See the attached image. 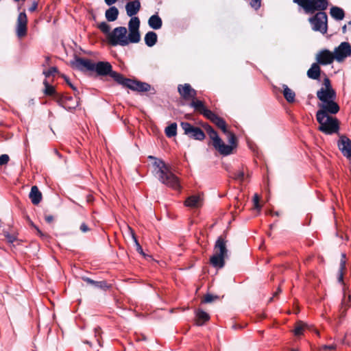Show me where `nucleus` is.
<instances>
[{
	"label": "nucleus",
	"mask_w": 351,
	"mask_h": 351,
	"mask_svg": "<svg viewBox=\"0 0 351 351\" xmlns=\"http://www.w3.org/2000/svg\"><path fill=\"white\" fill-rule=\"evenodd\" d=\"M93 71H95L98 75H109L119 84L123 88H128L133 91L138 93L149 92L150 95H155L156 90L147 82H143L137 80H132L125 77L121 73L112 70L111 64L108 62L99 61L94 63Z\"/></svg>",
	"instance_id": "1"
},
{
	"label": "nucleus",
	"mask_w": 351,
	"mask_h": 351,
	"mask_svg": "<svg viewBox=\"0 0 351 351\" xmlns=\"http://www.w3.org/2000/svg\"><path fill=\"white\" fill-rule=\"evenodd\" d=\"M191 106L195 112L203 115L220 129L223 133L227 136L228 141L230 144H233L234 143V141H237L236 135L232 132L228 130L226 121L212 110L208 109L204 101L193 102Z\"/></svg>",
	"instance_id": "2"
},
{
	"label": "nucleus",
	"mask_w": 351,
	"mask_h": 351,
	"mask_svg": "<svg viewBox=\"0 0 351 351\" xmlns=\"http://www.w3.org/2000/svg\"><path fill=\"white\" fill-rule=\"evenodd\" d=\"M346 270V261L341 260L338 271L337 281L342 285L343 298L339 310V322H343L346 316L348 309L351 306V289L344 282V272Z\"/></svg>",
	"instance_id": "3"
},
{
	"label": "nucleus",
	"mask_w": 351,
	"mask_h": 351,
	"mask_svg": "<svg viewBox=\"0 0 351 351\" xmlns=\"http://www.w3.org/2000/svg\"><path fill=\"white\" fill-rule=\"evenodd\" d=\"M154 166L158 169L156 174L160 182L174 190L180 189L178 178L171 172L170 167L162 160L156 159L154 162Z\"/></svg>",
	"instance_id": "4"
},
{
	"label": "nucleus",
	"mask_w": 351,
	"mask_h": 351,
	"mask_svg": "<svg viewBox=\"0 0 351 351\" xmlns=\"http://www.w3.org/2000/svg\"><path fill=\"white\" fill-rule=\"evenodd\" d=\"M316 119L319 123L318 130L322 133L331 135L336 134L339 130V121L332 117L327 110H317Z\"/></svg>",
	"instance_id": "5"
},
{
	"label": "nucleus",
	"mask_w": 351,
	"mask_h": 351,
	"mask_svg": "<svg viewBox=\"0 0 351 351\" xmlns=\"http://www.w3.org/2000/svg\"><path fill=\"white\" fill-rule=\"evenodd\" d=\"M317 97L322 101L318 104V110H327L331 114H336L339 111L340 107L335 101L337 93L335 89H324L322 87L317 92Z\"/></svg>",
	"instance_id": "6"
},
{
	"label": "nucleus",
	"mask_w": 351,
	"mask_h": 351,
	"mask_svg": "<svg viewBox=\"0 0 351 351\" xmlns=\"http://www.w3.org/2000/svg\"><path fill=\"white\" fill-rule=\"evenodd\" d=\"M210 138L213 141V147L223 156H228L232 153L234 149L237 147L238 141H234L233 144L226 145L219 136L216 130L212 128L208 132Z\"/></svg>",
	"instance_id": "7"
},
{
	"label": "nucleus",
	"mask_w": 351,
	"mask_h": 351,
	"mask_svg": "<svg viewBox=\"0 0 351 351\" xmlns=\"http://www.w3.org/2000/svg\"><path fill=\"white\" fill-rule=\"evenodd\" d=\"M128 31L125 27H118L114 28L108 36L109 43L112 46L119 45L126 46L130 43L128 36H126Z\"/></svg>",
	"instance_id": "8"
},
{
	"label": "nucleus",
	"mask_w": 351,
	"mask_h": 351,
	"mask_svg": "<svg viewBox=\"0 0 351 351\" xmlns=\"http://www.w3.org/2000/svg\"><path fill=\"white\" fill-rule=\"evenodd\" d=\"M313 30L324 34L328 30V16L324 12H318L308 19Z\"/></svg>",
	"instance_id": "9"
},
{
	"label": "nucleus",
	"mask_w": 351,
	"mask_h": 351,
	"mask_svg": "<svg viewBox=\"0 0 351 351\" xmlns=\"http://www.w3.org/2000/svg\"><path fill=\"white\" fill-rule=\"evenodd\" d=\"M302 7L306 13L313 14L315 11L323 12L328 5L327 0H299Z\"/></svg>",
	"instance_id": "10"
},
{
	"label": "nucleus",
	"mask_w": 351,
	"mask_h": 351,
	"mask_svg": "<svg viewBox=\"0 0 351 351\" xmlns=\"http://www.w3.org/2000/svg\"><path fill=\"white\" fill-rule=\"evenodd\" d=\"M178 92L180 97L187 101H190L189 106L192 108L191 104L195 101H202L197 99V90L192 88L191 84L185 83L178 86Z\"/></svg>",
	"instance_id": "11"
},
{
	"label": "nucleus",
	"mask_w": 351,
	"mask_h": 351,
	"mask_svg": "<svg viewBox=\"0 0 351 351\" xmlns=\"http://www.w3.org/2000/svg\"><path fill=\"white\" fill-rule=\"evenodd\" d=\"M180 125L184 130V134L187 135L190 138L203 141L206 137L204 131L201 128L194 126L188 122H181Z\"/></svg>",
	"instance_id": "12"
},
{
	"label": "nucleus",
	"mask_w": 351,
	"mask_h": 351,
	"mask_svg": "<svg viewBox=\"0 0 351 351\" xmlns=\"http://www.w3.org/2000/svg\"><path fill=\"white\" fill-rule=\"evenodd\" d=\"M140 23V19L137 16L132 17L128 23V38L131 43H137L141 40Z\"/></svg>",
	"instance_id": "13"
},
{
	"label": "nucleus",
	"mask_w": 351,
	"mask_h": 351,
	"mask_svg": "<svg viewBox=\"0 0 351 351\" xmlns=\"http://www.w3.org/2000/svg\"><path fill=\"white\" fill-rule=\"evenodd\" d=\"M56 103L60 106L69 111L75 110L79 105V101L77 98H74L72 96L64 93H62L61 96L57 97Z\"/></svg>",
	"instance_id": "14"
},
{
	"label": "nucleus",
	"mask_w": 351,
	"mask_h": 351,
	"mask_svg": "<svg viewBox=\"0 0 351 351\" xmlns=\"http://www.w3.org/2000/svg\"><path fill=\"white\" fill-rule=\"evenodd\" d=\"M70 64L73 69L83 72L93 71L94 62L89 59L75 56L74 60L71 61Z\"/></svg>",
	"instance_id": "15"
},
{
	"label": "nucleus",
	"mask_w": 351,
	"mask_h": 351,
	"mask_svg": "<svg viewBox=\"0 0 351 351\" xmlns=\"http://www.w3.org/2000/svg\"><path fill=\"white\" fill-rule=\"evenodd\" d=\"M333 55L337 62L343 61L347 57L351 56V45L348 42H342L335 49Z\"/></svg>",
	"instance_id": "16"
},
{
	"label": "nucleus",
	"mask_w": 351,
	"mask_h": 351,
	"mask_svg": "<svg viewBox=\"0 0 351 351\" xmlns=\"http://www.w3.org/2000/svg\"><path fill=\"white\" fill-rule=\"evenodd\" d=\"M16 34L19 38L27 34V17L25 12H20L16 21Z\"/></svg>",
	"instance_id": "17"
},
{
	"label": "nucleus",
	"mask_w": 351,
	"mask_h": 351,
	"mask_svg": "<svg viewBox=\"0 0 351 351\" xmlns=\"http://www.w3.org/2000/svg\"><path fill=\"white\" fill-rule=\"evenodd\" d=\"M342 154L348 159L351 158V140L346 136H341L337 143Z\"/></svg>",
	"instance_id": "18"
},
{
	"label": "nucleus",
	"mask_w": 351,
	"mask_h": 351,
	"mask_svg": "<svg viewBox=\"0 0 351 351\" xmlns=\"http://www.w3.org/2000/svg\"><path fill=\"white\" fill-rule=\"evenodd\" d=\"M335 59L333 53L328 49L321 50L316 56V60L319 64L328 65L333 62Z\"/></svg>",
	"instance_id": "19"
},
{
	"label": "nucleus",
	"mask_w": 351,
	"mask_h": 351,
	"mask_svg": "<svg viewBox=\"0 0 351 351\" xmlns=\"http://www.w3.org/2000/svg\"><path fill=\"white\" fill-rule=\"evenodd\" d=\"M227 233L226 232H223V234L219 236L215 244V253L227 256H228V250L226 248V243L228 241L226 240Z\"/></svg>",
	"instance_id": "20"
},
{
	"label": "nucleus",
	"mask_w": 351,
	"mask_h": 351,
	"mask_svg": "<svg viewBox=\"0 0 351 351\" xmlns=\"http://www.w3.org/2000/svg\"><path fill=\"white\" fill-rule=\"evenodd\" d=\"M140 9L141 3L138 0L129 1L125 5L127 14L131 17L136 15L139 12Z\"/></svg>",
	"instance_id": "21"
},
{
	"label": "nucleus",
	"mask_w": 351,
	"mask_h": 351,
	"mask_svg": "<svg viewBox=\"0 0 351 351\" xmlns=\"http://www.w3.org/2000/svg\"><path fill=\"white\" fill-rule=\"evenodd\" d=\"M43 84L45 86V89L43 90L45 95L51 97L53 99L57 102V97L61 96L62 93L57 92L55 87L50 85L46 80H44Z\"/></svg>",
	"instance_id": "22"
},
{
	"label": "nucleus",
	"mask_w": 351,
	"mask_h": 351,
	"mask_svg": "<svg viewBox=\"0 0 351 351\" xmlns=\"http://www.w3.org/2000/svg\"><path fill=\"white\" fill-rule=\"evenodd\" d=\"M227 257V256H224L216 252L213 254L210 258V264L217 268H222L225 265L224 259Z\"/></svg>",
	"instance_id": "23"
},
{
	"label": "nucleus",
	"mask_w": 351,
	"mask_h": 351,
	"mask_svg": "<svg viewBox=\"0 0 351 351\" xmlns=\"http://www.w3.org/2000/svg\"><path fill=\"white\" fill-rule=\"evenodd\" d=\"M83 280L84 282H86L88 284H90L91 285H93L95 287L101 289L102 290H107L110 288V285H109L106 281L102 280V281H95L94 280H92L91 278L88 277H83Z\"/></svg>",
	"instance_id": "24"
},
{
	"label": "nucleus",
	"mask_w": 351,
	"mask_h": 351,
	"mask_svg": "<svg viewBox=\"0 0 351 351\" xmlns=\"http://www.w3.org/2000/svg\"><path fill=\"white\" fill-rule=\"evenodd\" d=\"M321 74V69L317 62L313 63L307 71V76L312 80H319Z\"/></svg>",
	"instance_id": "25"
},
{
	"label": "nucleus",
	"mask_w": 351,
	"mask_h": 351,
	"mask_svg": "<svg viewBox=\"0 0 351 351\" xmlns=\"http://www.w3.org/2000/svg\"><path fill=\"white\" fill-rule=\"evenodd\" d=\"M29 197L34 205L38 204L42 200V193L36 186L32 187Z\"/></svg>",
	"instance_id": "26"
},
{
	"label": "nucleus",
	"mask_w": 351,
	"mask_h": 351,
	"mask_svg": "<svg viewBox=\"0 0 351 351\" xmlns=\"http://www.w3.org/2000/svg\"><path fill=\"white\" fill-rule=\"evenodd\" d=\"M210 319L209 315L202 310H197L195 316V324L197 326H202L205 322H208Z\"/></svg>",
	"instance_id": "27"
},
{
	"label": "nucleus",
	"mask_w": 351,
	"mask_h": 351,
	"mask_svg": "<svg viewBox=\"0 0 351 351\" xmlns=\"http://www.w3.org/2000/svg\"><path fill=\"white\" fill-rule=\"evenodd\" d=\"M184 205L190 208H198L201 206V198L199 195H191L187 197Z\"/></svg>",
	"instance_id": "28"
},
{
	"label": "nucleus",
	"mask_w": 351,
	"mask_h": 351,
	"mask_svg": "<svg viewBox=\"0 0 351 351\" xmlns=\"http://www.w3.org/2000/svg\"><path fill=\"white\" fill-rule=\"evenodd\" d=\"M282 94L287 101L289 103H293L295 99V92L291 88H289L288 86L286 84L282 85Z\"/></svg>",
	"instance_id": "29"
},
{
	"label": "nucleus",
	"mask_w": 351,
	"mask_h": 351,
	"mask_svg": "<svg viewBox=\"0 0 351 351\" xmlns=\"http://www.w3.org/2000/svg\"><path fill=\"white\" fill-rule=\"evenodd\" d=\"M148 24L150 27L154 29H159L162 25V21L160 17L156 14L152 15L148 21Z\"/></svg>",
	"instance_id": "30"
},
{
	"label": "nucleus",
	"mask_w": 351,
	"mask_h": 351,
	"mask_svg": "<svg viewBox=\"0 0 351 351\" xmlns=\"http://www.w3.org/2000/svg\"><path fill=\"white\" fill-rule=\"evenodd\" d=\"M330 14L332 18L337 21L343 20L345 17L343 10L337 6H333L330 8Z\"/></svg>",
	"instance_id": "31"
},
{
	"label": "nucleus",
	"mask_w": 351,
	"mask_h": 351,
	"mask_svg": "<svg viewBox=\"0 0 351 351\" xmlns=\"http://www.w3.org/2000/svg\"><path fill=\"white\" fill-rule=\"evenodd\" d=\"M158 36L156 32L149 31L145 36V43L148 47H153L157 43Z\"/></svg>",
	"instance_id": "32"
},
{
	"label": "nucleus",
	"mask_w": 351,
	"mask_h": 351,
	"mask_svg": "<svg viewBox=\"0 0 351 351\" xmlns=\"http://www.w3.org/2000/svg\"><path fill=\"white\" fill-rule=\"evenodd\" d=\"M105 15L108 21H114L118 18L119 10L115 6H112L106 11Z\"/></svg>",
	"instance_id": "33"
},
{
	"label": "nucleus",
	"mask_w": 351,
	"mask_h": 351,
	"mask_svg": "<svg viewBox=\"0 0 351 351\" xmlns=\"http://www.w3.org/2000/svg\"><path fill=\"white\" fill-rule=\"evenodd\" d=\"M177 134V124L172 123L165 128V134L167 137L171 138Z\"/></svg>",
	"instance_id": "34"
},
{
	"label": "nucleus",
	"mask_w": 351,
	"mask_h": 351,
	"mask_svg": "<svg viewBox=\"0 0 351 351\" xmlns=\"http://www.w3.org/2000/svg\"><path fill=\"white\" fill-rule=\"evenodd\" d=\"M219 297L218 295H213L210 293H207L204 296V298L202 300V302L211 303V302L215 301L216 300H219Z\"/></svg>",
	"instance_id": "35"
},
{
	"label": "nucleus",
	"mask_w": 351,
	"mask_h": 351,
	"mask_svg": "<svg viewBox=\"0 0 351 351\" xmlns=\"http://www.w3.org/2000/svg\"><path fill=\"white\" fill-rule=\"evenodd\" d=\"M231 177L238 181L242 182L244 179V172L242 170H238L232 173Z\"/></svg>",
	"instance_id": "36"
},
{
	"label": "nucleus",
	"mask_w": 351,
	"mask_h": 351,
	"mask_svg": "<svg viewBox=\"0 0 351 351\" xmlns=\"http://www.w3.org/2000/svg\"><path fill=\"white\" fill-rule=\"evenodd\" d=\"M131 234H132V239H134V243H135V245H136V251H137L139 254H142V255L145 256V254H144V252H143V248H142L141 245H140V243H138V240H137V238H136V235H135V233H134V231H133V230H131Z\"/></svg>",
	"instance_id": "37"
},
{
	"label": "nucleus",
	"mask_w": 351,
	"mask_h": 351,
	"mask_svg": "<svg viewBox=\"0 0 351 351\" xmlns=\"http://www.w3.org/2000/svg\"><path fill=\"white\" fill-rule=\"evenodd\" d=\"M99 29L104 33V34H108V36L109 35V34L110 33V25L106 23V22H101L99 26H98Z\"/></svg>",
	"instance_id": "38"
},
{
	"label": "nucleus",
	"mask_w": 351,
	"mask_h": 351,
	"mask_svg": "<svg viewBox=\"0 0 351 351\" xmlns=\"http://www.w3.org/2000/svg\"><path fill=\"white\" fill-rule=\"evenodd\" d=\"M58 72V68L56 66H52L47 71H43V73L46 77H49L51 75H54V74L57 73Z\"/></svg>",
	"instance_id": "39"
},
{
	"label": "nucleus",
	"mask_w": 351,
	"mask_h": 351,
	"mask_svg": "<svg viewBox=\"0 0 351 351\" xmlns=\"http://www.w3.org/2000/svg\"><path fill=\"white\" fill-rule=\"evenodd\" d=\"M134 337L137 341H145L147 339L146 336L141 332L140 331H136L134 332Z\"/></svg>",
	"instance_id": "40"
},
{
	"label": "nucleus",
	"mask_w": 351,
	"mask_h": 351,
	"mask_svg": "<svg viewBox=\"0 0 351 351\" xmlns=\"http://www.w3.org/2000/svg\"><path fill=\"white\" fill-rule=\"evenodd\" d=\"M3 234L7 241L10 243H12L16 240V237L14 234H10L8 232H4Z\"/></svg>",
	"instance_id": "41"
},
{
	"label": "nucleus",
	"mask_w": 351,
	"mask_h": 351,
	"mask_svg": "<svg viewBox=\"0 0 351 351\" xmlns=\"http://www.w3.org/2000/svg\"><path fill=\"white\" fill-rule=\"evenodd\" d=\"M293 329H297V330H299V329H310L307 324L302 322V321H298L295 323V328Z\"/></svg>",
	"instance_id": "42"
},
{
	"label": "nucleus",
	"mask_w": 351,
	"mask_h": 351,
	"mask_svg": "<svg viewBox=\"0 0 351 351\" xmlns=\"http://www.w3.org/2000/svg\"><path fill=\"white\" fill-rule=\"evenodd\" d=\"M10 160V157L8 154L0 155V166L7 165Z\"/></svg>",
	"instance_id": "43"
},
{
	"label": "nucleus",
	"mask_w": 351,
	"mask_h": 351,
	"mask_svg": "<svg viewBox=\"0 0 351 351\" xmlns=\"http://www.w3.org/2000/svg\"><path fill=\"white\" fill-rule=\"evenodd\" d=\"M250 5L255 10H258L261 6V0H250Z\"/></svg>",
	"instance_id": "44"
},
{
	"label": "nucleus",
	"mask_w": 351,
	"mask_h": 351,
	"mask_svg": "<svg viewBox=\"0 0 351 351\" xmlns=\"http://www.w3.org/2000/svg\"><path fill=\"white\" fill-rule=\"evenodd\" d=\"M323 85L324 86V89H334L332 87L330 79L327 77L324 79Z\"/></svg>",
	"instance_id": "45"
},
{
	"label": "nucleus",
	"mask_w": 351,
	"mask_h": 351,
	"mask_svg": "<svg viewBox=\"0 0 351 351\" xmlns=\"http://www.w3.org/2000/svg\"><path fill=\"white\" fill-rule=\"evenodd\" d=\"M254 206L256 209L260 210L261 208V206L259 204V197L257 194H255L253 198Z\"/></svg>",
	"instance_id": "46"
},
{
	"label": "nucleus",
	"mask_w": 351,
	"mask_h": 351,
	"mask_svg": "<svg viewBox=\"0 0 351 351\" xmlns=\"http://www.w3.org/2000/svg\"><path fill=\"white\" fill-rule=\"evenodd\" d=\"M62 77L64 79V80L66 81V84L74 90V91H77V88L75 86H74L71 83V82L69 81V79L67 76H66L65 75H62Z\"/></svg>",
	"instance_id": "47"
},
{
	"label": "nucleus",
	"mask_w": 351,
	"mask_h": 351,
	"mask_svg": "<svg viewBox=\"0 0 351 351\" xmlns=\"http://www.w3.org/2000/svg\"><path fill=\"white\" fill-rule=\"evenodd\" d=\"M322 349L324 350H333L336 349V345H335V344H332V345H329V346L324 345L322 347Z\"/></svg>",
	"instance_id": "48"
},
{
	"label": "nucleus",
	"mask_w": 351,
	"mask_h": 351,
	"mask_svg": "<svg viewBox=\"0 0 351 351\" xmlns=\"http://www.w3.org/2000/svg\"><path fill=\"white\" fill-rule=\"evenodd\" d=\"M80 230L82 232H88L90 230V228H88V226L85 223H82L80 225Z\"/></svg>",
	"instance_id": "49"
},
{
	"label": "nucleus",
	"mask_w": 351,
	"mask_h": 351,
	"mask_svg": "<svg viewBox=\"0 0 351 351\" xmlns=\"http://www.w3.org/2000/svg\"><path fill=\"white\" fill-rule=\"evenodd\" d=\"M38 8V3L36 1H34L32 5L29 7V11L31 12H34Z\"/></svg>",
	"instance_id": "50"
},
{
	"label": "nucleus",
	"mask_w": 351,
	"mask_h": 351,
	"mask_svg": "<svg viewBox=\"0 0 351 351\" xmlns=\"http://www.w3.org/2000/svg\"><path fill=\"white\" fill-rule=\"evenodd\" d=\"M45 220L47 223H51L53 221L54 218L52 215H45Z\"/></svg>",
	"instance_id": "51"
},
{
	"label": "nucleus",
	"mask_w": 351,
	"mask_h": 351,
	"mask_svg": "<svg viewBox=\"0 0 351 351\" xmlns=\"http://www.w3.org/2000/svg\"><path fill=\"white\" fill-rule=\"evenodd\" d=\"M203 128L208 132L213 127L210 125L208 123H204L202 124Z\"/></svg>",
	"instance_id": "52"
},
{
	"label": "nucleus",
	"mask_w": 351,
	"mask_h": 351,
	"mask_svg": "<svg viewBox=\"0 0 351 351\" xmlns=\"http://www.w3.org/2000/svg\"><path fill=\"white\" fill-rule=\"evenodd\" d=\"M293 331H294V335L295 337H300L301 335H303L304 330H293Z\"/></svg>",
	"instance_id": "53"
},
{
	"label": "nucleus",
	"mask_w": 351,
	"mask_h": 351,
	"mask_svg": "<svg viewBox=\"0 0 351 351\" xmlns=\"http://www.w3.org/2000/svg\"><path fill=\"white\" fill-rule=\"evenodd\" d=\"M104 1H105V3L108 5H112V4H114V3H116L117 1V0H104Z\"/></svg>",
	"instance_id": "54"
},
{
	"label": "nucleus",
	"mask_w": 351,
	"mask_h": 351,
	"mask_svg": "<svg viewBox=\"0 0 351 351\" xmlns=\"http://www.w3.org/2000/svg\"><path fill=\"white\" fill-rule=\"evenodd\" d=\"M50 62V58L49 56H47L45 58V62L43 63V66H46L47 65H49Z\"/></svg>",
	"instance_id": "55"
},
{
	"label": "nucleus",
	"mask_w": 351,
	"mask_h": 351,
	"mask_svg": "<svg viewBox=\"0 0 351 351\" xmlns=\"http://www.w3.org/2000/svg\"><path fill=\"white\" fill-rule=\"evenodd\" d=\"M281 289L280 287L278 288L277 291L274 293V297L277 296L280 293H281Z\"/></svg>",
	"instance_id": "56"
},
{
	"label": "nucleus",
	"mask_w": 351,
	"mask_h": 351,
	"mask_svg": "<svg viewBox=\"0 0 351 351\" xmlns=\"http://www.w3.org/2000/svg\"><path fill=\"white\" fill-rule=\"evenodd\" d=\"M347 32V27H346V25H344L343 27H342V33L343 34H345Z\"/></svg>",
	"instance_id": "57"
},
{
	"label": "nucleus",
	"mask_w": 351,
	"mask_h": 351,
	"mask_svg": "<svg viewBox=\"0 0 351 351\" xmlns=\"http://www.w3.org/2000/svg\"><path fill=\"white\" fill-rule=\"evenodd\" d=\"M293 2L297 3L298 5L300 4V2L299 1V0H293Z\"/></svg>",
	"instance_id": "58"
},
{
	"label": "nucleus",
	"mask_w": 351,
	"mask_h": 351,
	"mask_svg": "<svg viewBox=\"0 0 351 351\" xmlns=\"http://www.w3.org/2000/svg\"><path fill=\"white\" fill-rule=\"evenodd\" d=\"M36 228V230H37V231H38V233L39 234L42 235V234H42V232H41V231H40L38 228Z\"/></svg>",
	"instance_id": "59"
},
{
	"label": "nucleus",
	"mask_w": 351,
	"mask_h": 351,
	"mask_svg": "<svg viewBox=\"0 0 351 351\" xmlns=\"http://www.w3.org/2000/svg\"><path fill=\"white\" fill-rule=\"evenodd\" d=\"M315 332H316V334H317V336H319V335H320V334H319V330H315Z\"/></svg>",
	"instance_id": "60"
},
{
	"label": "nucleus",
	"mask_w": 351,
	"mask_h": 351,
	"mask_svg": "<svg viewBox=\"0 0 351 351\" xmlns=\"http://www.w3.org/2000/svg\"><path fill=\"white\" fill-rule=\"evenodd\" d=\"M84 343H90V342L88 341H85Z\"/></svg>",
	"instance_id": "61"
},
{
	"label": "nucleus",
	"mask_w": 351,
	"mask_h": 351,
	"mask_svg": "<svg viewBox=\"0 0 351 351\" xmlns=\"http://www.w3.org/2000/svg\"><path fill=\"white\" fill-rule=\"evenodd\" d=\"M348 25L351 26V21L348 22Z\"/></svg>",
	"instance_id": "62"
},
{
	"label": "nucleus",
	"mask_w": 351,
	"mask_h": 351,
	"mask_svg": "<svg viewBox=\"0 0 351 351\" xmlns=\"http://www.w3.org/2000/svg\"><path fill=\"white\" fill-rule=\"evenodd\" d=\"M270 228L271 229L273 228V225L272 224L270 225Z\"/></svg>",
	"instance_id": "63"
},
{
	"label": "nucleus",
	"mask_w": 351,
	"mask_h": 351,
	"mask_svg": "<svg viewBox=\"0 0 351 351\" xmlns=\"http://www.w3.org/2000/svg\"><path fill=\"white\" fill-rule=\"evenodd\" d=\"M291 351H298V350L292 349Z\"/></svg>",
	"instance_id": "64"
}]
</instances>
